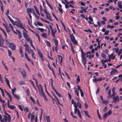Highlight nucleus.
<instances>
[{"mask_svg":"<svg viewBox=\"0 0 122 122\" xmlns=\"http://www.w3.org/2000/svg\"><path fill=\"white\" fill-rule=\"evenodd\" d=\"M51 30V34L52 36H53V37L55 38V32H54V30Z\"/></svg>","mask_w":122,"mask_h":122,"instance_id":"30","label":"nucleus"},{"mask_svg":"<svg viewBox=\"0 0 122 122\" xmlns=\"http://www.w3.org/2000/svg\"><path fill=\"white\" fill-rule=\"evenodd\" d=\"M37 25L39 26H43V25L39 21H38L37 22Z\"/></svg>","mask_w":122,"mask_h":122,"instance_id":"45","label":"nucleus"},{"mask_svg":"<svg viewBox=\"0 0 122 122\" xmlns=\"http://www.w3.org/2000/svg\"><path fill=\"white\" fill-rule=\"evenodd\" d=\"M119 100V97L117 96L116 97L113 98V102L116 103L117 102H118Z\"/></svg>","mask_w":122,"mask_h":122,"instance_id":"10","label":"nucleus"},{"mask_svg":"<svg viewBox=\"0 0 122 122\" xmlns=\"http://www.w3.org/2000/svg\"><path fill=\"white\" fill-rule=\"evenodd\" d=\"M34 7L37 14L39 15H40V14L39 13L38 8L36 5H34Z\"/></svg>","mask_w":122,"mask_h":122,"instance_id":"16","label":"nucleus"},{"mask_svg":"<svg viewBox=\"0 0 122 122\" xmlns=\"http://www.w3.org/2000/svg\"><path fill=\"white\" fill-rule=\"evenodd\" d=\"M102 102L103 104H104L105 105H107L109 103V101L107 100L105 101V99H104L103 101H102Z\"/></svg>","mask_w":122,"mask_h":122,"instance_id":"25","label":"nucleus"},{"mask_svg":"<svg viewBox=\"0 0 122 122\" xmlns=\"http://www.w3.org/2000/svg\"><path fill=\"white\" fill-rule=\"evenodd\" d=\"M51 13L52 14L54 17L55 18L57 21H58V19L57 18L55 15L54 14L53 12L52 11H51Z\"/></svg>","mask_w":122,"mask_h":122,"instance_id":"43","label":"nucleus"},{"mask_svg":"<svg viewBox=\"0 0 122 122\" xmlns=\"http://www.w3.org/2000/svg\"><path fill=\"white\" fill-rule=\"evenodd\" d=\"M71 3L73 5L74 4V1L73 0H71L69 2L68 1V3H67L68 4H69Z\"/></svg>","mask_w":122,"mask_h":122,"instance_id":"55","label":"nucleus"},{"mask_svg":"<svg viewBox=\"0 0 122 122\" xmlns=\"http://www.w3.org/2000/svg\"><path fill=\"white\" fill-rule=\"evenodd\" d=\"M58 57L59 60L60 61V62L61 64V63L62 62L63 57L61 55H57Z\"/></svg>","mask_w":122,"mask_h":122,"instance_id":"22","label":"nucleus"},{"mask_svg":"<svg viewBox=\"0 0 122 122\" xmlns=\"http://www.w3.org/2000/svg\"><path fill=\"white\" fill-rule=\"evenodd\" d=\"M41 36L43 37L46 38H47V35L46 33H43L41 34Z\"/></svg>","mask_w":122,"mask_h":122,"instance_id":"36","label":"nucleus"},{"mask_svg":"<svg viewBox=\"0 0 122 122\" xmlns=\"http://www.w3.org/2000/svg\"><path fill=\"white\" fill-rule=\"evenodd\" d=\"M75 93L76 94L78 97H79V93L76 89L75 90Z\"/></svg>","mask_w":122,"mask_h":122,"instance_id":"52","label":"nucleus"},{"mask_svg":"<svg viewBox=\"0 0 122 122\" xmlns=\"http://www.w3.org/2000/svg\"><path fill=\"white\" fill-rule=\"evenodd\" d=\"M81 59L86 58V57H85V55H85V53H84V52L82 50V49H81Z\"/></svg>","mask_w":122,"mask_h":122,"instance_id":"18","label":"nucleus"},{"mask_svg":"<svg viewBox=\"0 0 122 122\" xmlns=\"http://www.w3.org/2000/svg\"><path fill=\"white\" fill-rule=\"evenodd\" d=\"M74 113L75 114L77 113V114L80 117V118H81V114L80 113V111L77 108H74Z\"/></svg>","mask_w":122,"mask_h":122,"instance_id":"6","label":"nucleus"},{"mask_svg":"<svg viewBox=\"0 0 122 122\" xmlns=\"http://www.w3.org/2000/svg\"><path fill=\"white\" fill-rule=\"evenodd\" d=\"M114 27V25H112L111 26L109 25H107V27L108 28H113Z\"/></svg>","mask_w":122,"mask_h":122,"instance_id":"57","label":"nucleus"},{"mask_svg":"<svg viewBox=\"0 0 122 122\" xmlns=\"http://www.w3.org/2000/svg\"><path fill=\"white\" fill-rule=\"evenodd\" d=\"M70 46H71V51H72V52L73 53V54H74L75 53H74V50L73 49V46L71 43H70Z\"/></svg>","mask_w":122,"mask_h":122,"instance_id":"31","label":"nucleus"},{"mask_svg":"<svg viewBox=\"0 0 122 122\" xmlns=\"http://www.w3.org/2000/svg\"><path fill=\"white\" fill-rule=\"evenodd\" d=\"M82 59V62L83 64L85 66H86V58H84L81 59Z\"/></svg>","mask_w":122,"mask_h":122,"instance_id":"19","label":"nucleus"},{"mask_svg":"<svg viewBox=\"0 0 122 122\" xmlns=\"http://www.w3.org/2000/svg\"><path fill=\"white\" fill-rule=\"evenodd\" d=\"M37 29L39 30L41 32H43L44 30V29L42 28H37Z\"/></svg>","mask_w":122,"mask_h":122,"instance_id":"50","label":"nucleus"},{"mask_svg":"<svg viewBox=\"0 0 122 122\" xmlns=\"http://www.w3.org/2000/svg\"><path fill=\"white\" fill-rule=\"evenodd\" d=\"M25 57L27 60H28L30 59L28 57V55L26 53H25Z\"/></svg>","mask_w":122,"mask_h":122,"instance_id":"47","label":"nucleus"},{"mask_svg":"<svg viewBox=\"0 0 122 122\" xmlns=\"http://www.w3.org/2000/svg\"><path fill=\"white\" fill-rule=\"evenodd\" d=\"M18 21H15V25L18 27H20V26L22 25V23L20 21L18 18H16Z\"/></svg>","mask_w":122,"mask_h":122,"instance_id":"8","label":"nucleus"},{"mask_svg":"<svg viewBox=\"0 0 122 122\" xmlns=\"http://www.w3.org/2000/svg\"><path fill=\"white\" fill-rule=\"evenodd\" d=\"M32 9H33V8H27L26 9L27 11V12L29 13H31L32 10Z\"/></svg>","mask_w":122,"mask_h":122,"instance_id":"33","label":"nucleus"},{"mask_svg":"<svg viewBox=\"0 0 122 122\" xmlns=\"http://www.w3.org/2000/svg\"><path fill=\"white\" fill-rule=\"evenodd\" d=\"M21 73L23 77L24 78H25L26 75L25 70L23 69V71H21Z\"/></svg>","mask_w":122,"mask_h":122,"instance_id":"13","label":"nucleus"},{"mask_svg":"<svg viewBox=\"0 0 122 122\" xmlns=\"http://www.w3.org/2000/svg\"><path fill=\"white\" fill-rule=\"evenodd\" d=\"M19 52L21 55V57L22 58L24 57V54L23 52L22 48L21 47H20V48Z\"/></svg>","mask_w":122,"mask_h":122,"instance_id":"14","label":"nucleus"},{"mask_svg":"<svg viewBox=\"0 0 122 122\" xmlns=\"http://www.w3.org/2000/svg\"><path fill=\"white\" fill-rule=\"evenodd\" d=\"M40 96H42V95L44 94L42 87L41 84H36Z\"/></svg>","mask_w":122,"mask_h":122,"instance_id":"2","label":"nucleus"},{"mask_svg":"<svg viewBox=\"0 0 122 122\" xmlns=\"http://www.w3.org/2000/svg\"><path fill=\"white\" fill-rule=\"evenodd\" d=\"M97 25H96L95 24H93V25L95 27H97L98 26H100L101 25V22L100 21L97 22Z\"/></svg>","mask_w":122,"mask_h":122,"instance_id":"26","label":"nucleus"},{"mask_svg":"<svg viewBox=\"0 0 122 122\" xmlns=\"http://www.w3.org/2000/svg\"><path fill=\"white\" fill-rule=\"evenodd\" d=\"M47 4L52 10H53V8L52 7V6L49 3H47Z\"/></svg>","mask_w":122,"mask_h":122,"instance_id":"60","label":"nucleus"},{"mask_svg":"<svg viewBox=\"0 0 122 122\" xmlns=\"http://www.w3.org/2000/svg\"><path fill=\"white\" fill-rule=\"evenodd\" d=\"M32 77L33 79L35 80V81L36 84H38V81L36 80L35 79L34 76L33 75H32Z\"/></svg>","mask_w":122,"mask_h":122,"instance_id":"53","label":"nucleus"},{"mask_svg":"<svg viewBox=\"0 0 122 122\" xmlns=\"http://www.w3.org/2000/svg\"><path fill=\"white\" fill-rule=\"evenodd\" d=\"M24 111L26 112H27L29 111V110L27 108H25L24 109Z\"/></svg>","mask_w":122,"mask_h":122,"instance_id":"64","label":"nucleus"},{"mask_svg":"<svg viewBox=\"0 0 122 122\" xmlns=\"http://www.w3.org/2000/svg\"><path fill=\"white\" fill-rule=\"evenodd\" d=\"M8 104L7 105L8 107L12 109H14L15 108V106H10L9 105V101L8 99V100L7 102Z\"/></svg>","mask_w":122,"mask_h":122,"instance_id":"11","label":"nucleus"},{"mask_svg":"<svg viewBox=\"0 0 122 122\" xmlns=\"http://www.w3.org/2000/svg\"><path fill=\"white\" fill-rule=\"evenodd\" d=\"M49 69L50 70H51L52 71V73L55 76V74L54 72V69L52 68L51 67H50Z\"/></svg>","mask_w":122,"mask_h":122,"instance_id":"38","label":"nucleus"},{"mask_svg":"<svg viewBox=\"0 0 122 122\" xmlns=\"http://www.w3.org/2000/svg\"><path fill=\"white\" fill-rule=\"evenodd\" d=\"M46 45L48 47H50L51 45V44L50 42L48 41H47L46 42Z\"/></svg>","mask_w":122,"mask_h":122,"instance_id":"48","label":"nucleus"},{"mask_svg":"<svg viewBox=\"0 0 122 122\" xmlns=\"http://www.w3.org/2000/svg\"><path fill=\"white\" fill-rule=\"evenodd\" d=\"M69 37L71 41L73 42V44H75L77 45L78 42L76 41L75 39V37L74 35L73 34H70V35Z\"/></svg>","mask_w":122,"mask_h":122,"instance_id":"1","label":"nucleus"},{"mask_svg":"<svg viewBox=\"0 0 122 122\" xmlns=\"http://www.w3.org/2000/svg\"><path fill=\"white\" fill-rule=\"evenodd\" d=\"M76 80L77 81V83H78V82H79L80 81L79 76V75L77 76V79H76Z\"/></svg>","mask_w":122,"mask_h":122,"instance_id":"49","label":"nucleus"},{"mask_svg":"<svg viewBox=\"0 0 122 122\" xmlns=\"http://www.w3.org/2000/svg\"><path fill=\"white\" fill-rule=\"evenodd\" d=\"M8 55L9 57H11V56L12 54V52L11 51L9 50L8 49Z\"/></svg>","mask_w":122,"mask_h":122,"instance_id":"42","label":"nucleus"},{"mask_svg":"<svg viewBox=\"0 0 122 122\" xmlns=\"http://www.w3.org/2000/svg\"><path fill=\"white\" fill-rule=\"evenodd\" d=\"M84 112L85 113V115L88 117L89 118H91V117L90 116V115L88 113V112L87 111H84Z\"/></svg>","mask_w":122,"mask_h":122,"instance_id":"29","label":"nucleus"},{"mask_svg":"<svg viewBox=\"0 0 122 122\" xmlns=\"http://www.w3.org/2000/svg\"><path fill=\"white\" fill-rule=\"evenodd\" d=\"M35 117V116L32 113L31 115V122H33L34 119Z\"/></svg>","mask_w":122,"mask_h":122,"instance_id":"28","label":"nucleus"},{"mask_svg":"<svg viewBox=\"0 0 122 122\" xmlns=\"http://www.w3.org/2000/svg\"><path fill=\"white\" fill-rule=\"evenodd\" d=\"M53 40L54 43H55V45L56 46L55 47V50L56 52L57 53V51L59 48L58 47H57L58 44V41L56 39H53Z\"/></svg>","mask_w":122,"mask_h":122,"instance_id":"5","label":"nucleus"},{"mask_svg":"<svg viewBox=\"0 0 122 122\" xmlns=\"http://www.w3.org/2000/svg\"><path fill=\"white\" fill-rule=\"evenodd\" d=\"M23 36L25 39L28 41H29L30 40L29 37L28 35L24 31H23Z\"/></svg>","mask_w":122,"mask_h":122,"instance_id":"7","label":"nucleus"},{"mask_svg":"<svg viewBox=\"0 0 122 122\" xmlns=\"http://www.w3.org/2000/svg\"><path fill=\"white\" fill-rule=\"evenodd\" d=\"M4 40L3 39H0V46L3 47V45L4 44Z\"/></svg>","mask_w":122,"mask_h":122,"instance_id":"27","label":"nucleus"},{"mask_svg":"<svg viewBox=\"0 0 122 122\" xmlns=\"http://www.w3.org/2000/svg\"><path fill=\"white\" fill-rule=\"evenodd\" d=\"M9 46L12 50H15L16 49V46L11 42L10 43Z\"/></svg>","mask_w":122,"mask_h":122,"instance_id":"9","label":"nucleus"},{"mask_svg":"<svg viewBox=\"0 0 122 122\" xmlns=\"http://www.w3.org/2000/svg\"><path fill=\"white\" fill-rule=\"evenodd\" d=\"M46 120L47 122H50L49 116H46Z\"/></svg>","mask_w":122,"mask_h":122,"instance_id":"41","label":"nucleus"},{"mask_svg":"<svg viewBox=\"0 0 122 122\" xmlns=\"http://www.w3.org/2000/svg\"><path fill=\"white\" fill-rule=\"evenodd\" d=\"M3 25H4V26H5V27L6 28V30L7 32L8 33L9 32H10L9 29L10 30V27L8 26H8H7L4 24Z\"/></svg>","mask_w":122,"mask_h":122,"instance_id":"21","label":"nucleus"},{"mask_svg":"<svg viewBox=\"0 0 122 122\" xmlns=\"http://www.w3.org/2000/svg\"><path fill=\"white\" fill-rule=\"evenodd\" d=\"M13 95L14 96L15 98H16L17 99L19 100L20 99V97L19 96L16 94H13Z\"/></svg>","mask_w":122,"mask_h":122,"instance_id":"35","label":"nucleus"},{"mask_svg":"<svg viewBox=\"0 0 122 122\" xmlns=\"http://www.w3.org/2000/svg\"><path fill=\"white\" fill-rule=\"evenodd\" d=\"M40 19L42 21L45 22L46 23H48V24H50V22H49V21H47V20H46L43 19V18H40Z\"/></svg>","mask_w":122,"mask_h":122,"instance_id":"37","label":"nucleus"},{"mask_svg":"<svg viewBox=\"0 0 122 122\" xmlns=\"http://www.w3.org/2000/svg\"><path fill=\"white\" fill-rule=\"evenodd\" d=\"M5 92L6 94L7 95V96L9 97L11 101H12V97L10 94L8 92L5 90Z\"/></svg>","mask_w":122,"mask_h":122,"instance_id":"20","label":"nucleus"},{"mask_svg":"<svg viewBox=\"0 0 122 122\" xmlns=\"http://www.w3.org/2000/svg\"><path fill=\"white\" fill-rule=\"evenodd\" d=\"M37 50L38 53L40 57L43 61H44V59L43 57V54L42 52L41 51L38 49H37Z\"/></svg>","mask_w":122,"mask_h":122,"instance_id":"4","label":"nucleus"},{"mask_svg":"<svg viewBox=\"0 0 122 122\" xmlns=\"http://www.w3.org/2000/svg\"><path fill=\"white\" fill-rule=\"evenodd\" d=\"M16 90V88H15L12 89V94H14V92Z\"/></svg>","mask_w":122,"mask_h":122,"instance_id":"59","label":"nucleus"},{"mask_svg":"<svg viewBox=\"0 0 122 122\" xmlns=\"http://www.w3.org/2000/svg\"><path fill=\"white\" fill-rule=\"evenodd\" d=\"M5 79L6 82L7 84H10L9 81L8 80V79L5 77Z\"/></svg>","mask_w":122,"mask_h":122,"instance_id":"62","label":"nucleus"},{"mask_svg":"<svg viewBox=\"0 0 122 122\" xmlns=\"http://www.w3.org/2000/svg\"><path fill=\"white\" fill-rule=\"evenodd\" d=\"M101 56L104 59H106V55L103 53H101Z\"/></svg>","mask_w":122,"mask_h":122,"instance_id":"39","label":"nucleus"},{"mask_svg":"<svg viewBox=\"0 0 122 122\" xmlns=\"http://www.w3.org/2000/svg\"><path fill=\"white\" fill-rule=\"evenodd\" d=\"M51 86L52 87L53 90L56 93L57 92L55 87L53 86V84H51Z\"/></svg>","mask_w":122,"mask_h":122,"instance_id":"56","label":"nucleus"},{"mask_svg":"<svg viewBox=\"0 0 122 122\" xmlns=\"http://www.w3.org/2000/svg\"><path fill=\"white\" fill-rule=\"evenodd\" d=\"M103 116L104 117V118H103V119H104V120H105V119H106V118L107 117V116H108V115L107 113H106L105 114H104Z\"/></svg>","mask_w":122,"mask_h":122,"instance_id":"46","label":"nucleus"},{"mask_svg":"<svg viewBox=\"0 0 122 122\" xmlns=\"http://www.w3.org/2000/svg\"><path fill=\"white\" fill-rule=\"evenodd\" d=\"M4 117L3 118V120H2V122H4L5 121H7L8 119L7 117L5 115H4Z\"/></svg>","mask_w":122,"mask_h":122,"instance_id":"34","label":"nucleus"},{"mask_svg":"<svg viewBox=\"0 0 122 122\" xmlns=\"http://www.w3.org/2000/svg\"><path fill=\"white\" fill-rule=\"evenodd\" d=\"M84 31L85 32H89L90 33H92L91 30L90 29H88L87 30H84Z\"/></svg>","mask_w":122,"mask_h":122,"instance_id":"61","label":"nucleus"},{"mask_svg":"<svg viewBox=\"0 0 122 122\" xmlns=\"http://www.w3.org/2000/svg\"><path fill=\"white\" fill-rule=\"evenodd\" d=\"M44 11L45 13L47 14V15H46V16L48 20L52 21V20L51 18V15L47 12L46 9L45 8H44Z\"/></svg>","mask_w":122,"mask_h":122,"instance_id":"3","label":"nucleus"},{"mask_svg":"<svg viewBox=\"0 0 122 122\" xmlns=\"http://www.w3.org/2000/svg\"><path fill=\"white\" fill-rule=\"evenodd\" d=\"M24 46L25 47V50L26 51H28L29 50V46L27 43H25Z\"/></svg>","mask_w":122,"mask_h":122,"instance_id":"17","label":"nucleus"},{"mask_svg":"<svg viewBox=\"0 0 122 122\" xmlns=\"http://www.w3.org/2000/svg\"><path fill=\"white\" fill-rule=\"evenodd\" d=\"M88 19L90 20V21H88V22L90 24H92V22H93V24L94 22H93V20L92 17L91 16H89L88 17Z\"/></svg>","mask_w":122,"mask_h":122,"instance_id":"12","label":"nucleus"},{"mask_svg":"<svg viewBox=\"0 0 122 122\" xmlns=\"http://www.w3.org/2000/svg\"><path fill=\"white\" fill-rule=\"evenodd\" d=\"M0 29L2 31L3 33L6 37H7V34L4 30L1 27H0Z\"/></svg>","mask_w":122,"mask_h":122,"instance_id":"23","label":"nucleus"},{"mask_svg":"<svg viewBox=\"0 0 122 122\" xmlns=\"http://www.w3.org/2000/svg\"><path fill=\"white\" fill-rule=\"evenodd\" d=\"M30 100L33 102V103L35 104L36 103V102L35 100H34L33 98L31 97H30Z\"/></svg>","mask_w":122,"mask_h":122,"instance_id":"44","label":"nucleus"},{"mask_svg":"<svg viewBox=\"0 0 122 122\" xmlns=\"http://www.w3.org/2000/svg\"><path fill=\"white\" fill-rule=\"evenodd\" d=\"M9 12V9H7L5 15L7 16L8 15Z\"/></svg>","mask_w":122,"mask_h":122,"instance_id":"63","label":"nucleus"},{"mask_svg":"<svg viewBox=\"0 0 122 122\" xmlns=\"http://www.w3.org/2000/svg\"><path fill=\"white\" fill-rule=\"evenodd\" d=\"M58 8L59 11L62 14L63 11V9L61 8H60L59 7H58Z\"/></svg>","mask_w":122,"mask_h":122,"instance_id":"40","label":"nucleus"},{"mask_svg":"<svg viewBox=\"0 0 122 122\" xmlns=\"http://www.w3.org/2000/svg\"><path fill=\"white\" fill-rule=\"evenodd\" d=\"M29 41V42L30 43V45H31V47H34V46L33 45L32 41H31V40H30Z\"/></svg>","mask_w":122,"mask_h":122,"instance_id":"51","label":"nucleus"},{"mask_svg":"<svg viewBox=\"0 0 122 122\" xmlns=\"http://www.w3.org/2000/svg\"><path fill=\"white\" fill-rule=\"evenodd\" d=\"M117 71L115 69H112V71L110 72V75H113Z\"/></svg>","mask_w":122,"mask_h":122,"instance_id":"15","label":"nucleus"},{"mask_svg":"<svg viewBox=\"0 0 122 122\" xmlns=\"http://www.w3.org/2000/svg\"><path fill=\"white\" fill-rule=\"evenodd\" d=\"M101 62L102 64V66H103L104 64V63L105 62H108V60L107 59H106L105 60H104L103 59H102L101 60Z\"/></svg>","mask_w":122,"mask_h":122,"instance_id":"24","label":"nucleus"},{"mask_svg":"<svg viewBox=\"0 0 122 122\" xmlns=\"http://www.w3.org/2000/svg\"><path fill=\"white\" fill-rule=\"evenodd\" d=\"M109 32L108 30H107L106 32L104 33V35H107L108 34V33Z\"/></svg>","mask_w":122,"mask_h":122,"instance_id":"58","label":"nucleus"},{"mask_svg":"<svg viewBox=\"0 0 122 122\" xmlns=\"http://www.w3.org/2000/svg\"><path fill=\"white\" fill-rule=\"evenodd\" d=\"M118 6L121 9H122V5H121V2L118 1L117 3Z\"/></svg>","mask_w":122,"mask_h":122,"instance_id":"32","label":"nucleus"},{"mask_svg":"<svg viewBox=\"0 0 122 122\" xmlns=\"http://www.w3.org/2000/svg\"><path fill=\"white\" fill-rule=\"evenodd\" d=\"M96 77L95 76H93V78H94L93 79V81L95 82H97V79L96 78Z\"/></svg>","mask_w":122,"mask_h":122,"instance_id":"54","label":"nucleus"}]
</instances>
